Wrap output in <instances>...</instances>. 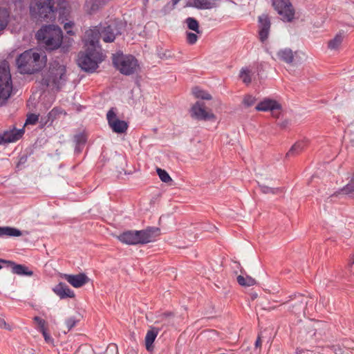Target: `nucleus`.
<instances>
[{
  "instance_id": "58836bf2",
  "label": "nucleus",
  "mask_w": 354,
  "mask_h": 354,
  "mask_svg": "<svg viewBox=\"0 0 354 354\" xmlns=\"http://www.w3.org/2000/svg\"><path fill=\"white\" fill-rule=\"evenodd\" d=\"M34 321L38 324L39 327L40 328V330L45 328L46 322L41 318L39 317H35Z\"/></svg>"
},
{
  "instance_id": "2f4dec72",
  "label": "nucleus",
  "mask_w": 354,
  "mask_h": 354,
  "mask_svg": "<svg viewBox=\"0 0 354 354\" xmlns=\"http://www.w3.org/2000/svg\"><path fill=\"white\" fill-rule=\"evenodd\" d=\"M259 186L261 187V192L263 194H275L278 193L279 192L281 191V189H279V188L270 187H268L267 185H260Z\"/></svg>"
},
{
  "instance_id": "f8f14e48",
  "label": "nucleus",
  "mask_w": 354,
  "mask_h": 354,
  "mask_svg": "<svg viewBox=\"0 0 354 354\" xmlns=\"http://www.w3.org/2000/svg\"><path fill=\"white\" fill-rule=\"evenodd\" d=\"M106 119L109 127L113 132L122 133L127 131L128 124L124 120H120L117 117V114L114 109H111L108 111L106 114Z\"/></svg>"
},
{
  "instance_id": "9b49d317",
  "label": "nucleus",
  "mask_w": 354,
  "mask_h": 354,
  "mask_svg": "<svg viewBox=\"0 0 354 354\" xmlns=\"http://www.w3.org/2000/svg\"><path fill=\"white\" fill-rule=\"evenodd\" d=\"M190 114L192 118L198 120H215L216 115L211 111L206 109L205 105L202 102H196L191 108Z\"/></svg>"
},
{
  "instance_id": "72a5a7b5",
  "label": "nucleus",
  "mask_w": 354,
  "mask_h": 354,
  "mask_svg": "<svg viewBox=\"0 0 354 354\" xmlns=\"http://www.w3.org/2000/svg\"><path fill=\"white\" fill-rule=\"evenodd\" d=\"M77 322L78 321L77 320V319L74 317H69L67 319H66L65 324L67 328V331H69L72 328H73L76 325Z\"/></svg>"
},
{
  "instance_id": "1a4fd4ad",
  "label": "nucleus",
  "mask_w": 354,
  "mask_h": 354,
  "mask_svg": "<svg viewBox=\"0 0 354 354\" xmlns=\"http://www.w3.org/2000/svg\"><path fill=\"white\" fill-rule=\"evenodd\" d=\"M113 63L115 68L125 75L133 74L138 68V61L132 55H113Z\"/></svg>"
},
{
  "instance_id": "412c9836",
  "label": "nucleus",
  "mask_w": 354,
  "mask_h": 354,
  "mask_svg": "<svg viewBox=\"0 0 354 354\" xmlns=\"http://www.w3.org/2000/svg\"><path fill=\"white\" fill-rule=\"evenodd\" d=\"M8 264L11 266V270L13 274L21 276H32L33 274V272L25 265L17 264L12 261H9Z\"/></svg>"
},
{
  "instance_id": "7c9ffc66",
  "label": "nucleus",
  "mask_w": 354,
  "mask_h": 354,
  "mask_svg": "<svg viewBox=\"0 0 354 354\" xmlns=\"http://www.w3.org/2000/svg\"><path fill=\"white\" fill-rule=\"evenodd\" d=\"M156 171H157V174H158L160 179L162 182H164L165 183H169L172 182L171 178L170 177L169 174L165 170L162 169L160 168H157Z\"/></svg>"
},
{
  "instance_id": "a211bd4d",
  "label": "nucleus",
  "mask_w": 354,
  "mask_h": 354,
  "mask_svg": "<svg viewBox=\"0 0 354 354\" xmlns=\"http://www.w3.org/2000/svg\"><path fill=\"white\" fill-rule=\"evenodd\" d=\"M57 1L59 13L64 17H66L72 10L76 9L78 7V5L72 1L57 0Z\"/></svg>"
},
{
  "instance_id": "20e7f679",
  "label": "nucleus",
  "mask_w": 354,
  "mask_h": 354,
  "mask_svg": "<svg viewBox=\"0 0 354 354\" xmlns=\"http://www.w3.org/2000/svg\"><path fill=\"white\" fill-rule=\"evenodd\" d=\"M30 18L36 22L52 21L55 18L57 8L54 0H34L29 6Z\"/></svg>"
},
{
  "instance_id": "a878e982",
  "label": "nucleus",
  "mask_w": 354,
  "mask_h": 354,
  "mask_svg": "<svg viewBox=\"0 0 354 354\" xmlns=\"http://www.w3.org/2000/svg\"><path fill=\"white\" fill-rule=\"evenodd\" d=\"M305 148V144L303 141L296 142L292 146L290 150L286 153V157L295 156L299 154Z\"/></svg>"
},
{
  "instance_id": "79ce46f5",
  "label": "nucleus",
  "mask_w": 354,
  "mask_h": 354,
  "mask_svg": "<svg viewBox=\"0 0 354 354\" xmlns=\"http://www.w3.org/2000/svg\"><path fill=\"white\" fill-rule=\"evenodd\" d=\"M40 330L42 333V335L45 339V341L47 342H51L52 339H51L50 336L46 333V328H44L43 329H41Z\"/></svg>"
},
{
  "instance_id": "cd10ccee",
  "label": "nucleus",
  "mask_w": 354,
  "mask_h": 354,
  "mask_svg": "<svg viewBox=\"0 0 354 354\" xmlns=\"http://www.w3.org/2000/svg\"><path fill=\"white\" fill-rule=\"evenodd\" d=\"M9 12L7 9L0 8V31L3 30L8 24Z\"/></svg>"
},
{
  "instance_id": "aec40b11",
  "label": "nucleus",
  "mask_w": 354,
  "mask_h": 354,
  "mask_svg": "<svg viewBox=\"0 0 354 354\" xmlns=\"http://www.w3.org/2000/svg\"><path fill=\"white\" fill-rule=\"evenodd\" d=\"M53 292L58 295L61 299L64 298H73L75 297V293L73 290H71L68 286L60 282L57 285H56L53 289Z\"/></svg>"
},
{
  "instance_id": "0eeeda50",
  "label": "nucleus",
  "mask_w": 354,
  "mask_h": 354,
  "mask_svg": "<svg viewBox=\"0 0 354 354\" xmlns=\"http://www.w3.org/2000/svg\"><path fill=\"white\" fill-rule=\"evenodd\" d=\"M85 52L79 54L77 63L82 70L86 72H93L98 66V64L103 60V55L97 50V46L87 45Z\"/></svg>"
},
{
  "instance_id": "e433bc0d",
  "label": "nucleus",
  "mask_w": 354,
  "mask_h": 354,
  "mask_svg": "<svg viewBox=\"0 0 354 354\" xmlns=\"http://www.w3.org/2000/svg\"><path fill=\"white\" fill-rule=\"evenodd\" d=\"M187 40L189 44H194L197 41L198 36L195 33L187 32Z\"/></svg>"
},
{
  "instance_id": "393cba45",
  "label": "nucleus",
  "mask_w": 354,
  "mask_h": 354,
  "mask_svg": "<svg viewBox=\"0 0 354 354\" xmlns=\"http://www.w3.org/2000/svg\"><path fill=\"white\" fill-rule=\"evenodd\" d=\"M21 232L16 228L11 227H0V236H20Z\"/></svg>"
},
{
  "instance_id": "8fccbe9b",
  "label": "nucleus",
  "mask_w": 354,
  "mask_h": 354,
  "mask_svg": "<svg viewBox=\"0 0 354 354\" xmlns=\"http://www.w3.org/2000/svg\"><path fill=\"white\" fill-rule=\"evenodd\" d=\"M180 0H171L173 8L180 1Z\"/></svg>"
},
{
  "instance_id": "4468645a",
  "label": "nucleus",
  "mask_w": 354,
  "mask_h": 354,
  "mask_svg": "<svg viewBox=\"0 0 354 354\" xmlns=\"http://www.w3.org/2000/svg\"><path fill=\"white\" fill-rule=\"evenodd\" d=\"M258 21L259 39L261 42H264L269 36L271 26L270 20L267 15L263 14L259 17Z\"/></svg>"
},
{
  "instance_id": "4c0bfd02",
  "label": "nucleus",
  "mask_w": 354,
  "mask_h": 354,
  "mask_svg": "<svg viewBox=\"0 0 354 354\" xmlns=\"http://www.w3.org/2000/svg\"><path fill=\"white\" fill-rule=\"evenodd\" d=\"M0 328H4L8 330H12V327L7 324L6 320L1 317H0Z\"/></svg>"
},
{
  "instance_id": "37998d69",
  "label": "nucleus",
  "mask_w": 354,
  "mask_h": 354,
  "mask_svg": "<svg viewBox=\"0 0 354 354\" xmlns=\"http://www.w3.org/2000/svg\"><path fill=\"white\" fill-rule=\"evenodd\" d=\"M261 336L260 335H258V337L256 340V342H255V347L256 348H260L261 346Z\"/></svg>"
},
{
  "instance_id": "2eb2a0df",
  "label": "nucleus",
  "mask_w": 354,
  "mask_h": 354,
  "mask_svg": "<svg viewBox=\"0 0 354 354\" xmlns=\"http://www.w3.org/2000/svg\"><path fill=\"white\" fill-rule=\"evenodd\" d=\"M297 52L292 51L290 48H281L276 53L273 59L278 62H284L287 64H292L294 62Z\"/></svg>"
},
{
  "instance_id": "f704fd0d",
  "label": "nucleus",
  "mask_w": 354,
  "mask_h": 354,
  "mask_svg": "<svg viewBox=\"0 0 354 354\" xmlns=\"http://www.w3.org/2000/svg\"><path fill=\"white\" fill-rule=\"evenodd\" d=\"M354 191V173L351 178V183L348 184L346 185L343 189L342 192L344 194H349Z\"/></svg>"
},
{
  "instance_id": "7ed1b4c3",
  "label": "nucleus",
  "mask_w": 354,
  "mask_h": 354,
  "mask_svg": "<svg viewBox=\"0 0 354 354\" xmlns=\"http://www.w3.org/2000/svg\"><path fill=\"white\" fill-rule=\"evenodd\" d=\"M66 66L57 60L50 63L49 68L43 75L41 84L53 89L59 90L66 82Z\"/></svg>"
},
{
  "instance_id": "c9c22d12",
  "label": "nucleus",
  "mask_w": 354,
  "mask_h": 354,
  "mask_svg": "<svg viewBox=\"0 0 354 354\" xmlns=\"http://www.w3.org/2000/svg\"><path fill=\"white\" fill-rule=\"evenodd\" d=\"M38 120V115L35 114H30L28 115L25 125L27 124H35Z\"/></svg>"
},
{
  "instance_id": "09e8293b",
  "label": "nucleus",
  "mask_w": 354,
  "mask_h": 354,
  "mask_svg": "<svg viewBox=\"0 0 354 354\" xmlns=\"http://www.w3.org/2000/svg\"><path fill=\"white\" fill-rule=\"evenodd\" d=\"M9 261H7V260H4V259H0V263H7L8 264V262ZM2 268V266L0 264V270Z\"/></svg>"
},
{
  "instance_id": "473e14b6",
  "label": "nucleus",
  "mask_w": 354,
  "mask_h": 354,
  "mask_svg": "<svg viewBox=\"0 0 354 354\" xmlns=\"http://www.w3.org/2000/svg\"><path fill=\"white\" fill-rule=\"evenodd\" d=\"M257 101V98L252 95L245 96L243 103L246 107H250L254 104Z\"/></svg>"
},
{
  "instance_id": "5701e85b",
  "label": "nucleus",
  "mask_w": 354,
  "mask_h": 354,
  "mask_svg": "<svg viewBox=\"0 0 354 354\" xmlns=\"http://www.w3.org/2000/svg\"><path fill=\"white\" fill-rule=\"evenodd\" d=\"M241 272L242 274L237 277V282L240 286L250 287L256 284L257 281L254 278L248 274L243 275L245 272L243 269L241 270Z\"/></svg>"
},
{
  "instance_id": "6ab92c4d",
  "label": "nucleus",
  "mask_w": 354,
  "mask_h": 354,
  "mask_svg": "<svg viewBox=\"0 0 354 354\" xmlns=\"http://www.w3.org/2000/svg\"><path fill=\"white\" fill-rule=\"evenodd\" d=\"M219 0H192L188 2L187 6L194 7L200 10H209L217 7Z\"/></svg>"
},
{
  "instance_id": "3c124183",
  "label": "nucleus",
  "mask_w": 354,
  "mask_h": 354,
  "mask_svg": "<svg viewBox=\"0 0 354 354\" xmlns=\"http://www.w3.org/2000/svg\"><path fill=\"white\" fill-rule=\"evenodd\" d=\"M307 304V302L306 301H304V299H301V301H300V304H301L302 306H304Z\"/></svg>"
},
{
  "instance_id": "39448f33",
  "label": "nucleus",
  "mask_w": 354,
  "mask_h": 354,
  "mask_svg": "<svg viewBox=\"0 0 354 354\" xmlns=\"http://www.w3.org/2000/svg\"><path fill=\"white\" fill-rule=\"evenodd\" d=\"M37 40L48 50H55L61 46L63 39L62 31L55 25L43 26L36 34Z\"/></svg>"
},
{
  "instance_id": "9d476101",
  "label": "nucleus",
  "mask_w": 354,
  "mask_h": 354,
  "mask_svg": "<svg viewBox=\"0 0 354 354\" xmlns=\"http://www.w3.org/2000/svg\"><path fill=\"white\" fill-rule=\"evenodd\" d=\"M272 6L283 21L288 22L292 21L295 9L289 0H272Z\"/></svg>"
},
{
  "instance_id": "c03bdc74",
  "label": "nucleus",
  "mask_w": 354,
  "mask_h": 354,
  "mask_svg": "<svg viewBox=\"0 0 354 354\" xmlns=\"http://www.w3.org/2000/svg\"><path fill=\"white\" fill-rule=\"evenodd\" d=\"M296 354H314L313 351L308 350H299L297 351Z\"/></svg>"
},
{
  "instance_id": "c85d7f7f",
  "label": "nucleus",
  "mask_w": 354,
  "mask_h": 354,
  "mask_svg": "<svg viewBox=\"0 0 354 354\" xmlns=\"http://www.w3.org/2000/svg\"><path fill=\"white\" fill-rule=\"evenodd\" d=\"M192 93L196 98H201L207 100L212 99V96L209 93L199 88L198 87H194L192 89Z\"/></svg>"
},
{
  "instance_id": "a18cd8bd",
  "label": "nucleus",
  "mask_w": 354,
  "mask_h": 354,
  "mask_svg": "<svg viewBox=\"0 0 354 354\" xmlns=\"http://www.w3.org/2000/svg\"><path fill=\"white\" fill-rule=\"evenodd\" d=\"M172 315H172V313H164V314H162V315L160 317V321H162V320H164V319H167L168 317H169V316H172Z\"/></svg>"
},
{
  "instance_id": "49530a36",
  "label": "nucleus",
  "mask_w": 354,
  "mask_h": 354,
  "mask_svg": "<svg viewBox=\"0 0 354 354\" xmlns=\"http://www.w3.org/2000/svg\"><path fill=\"white\" fill-rule=\"evenodd\" d=\"M354 264V254H352L348 260V266L351 267Z\"/></svg>"
},
{
  "instance_id": "f03ea898",
  "label": "nucleus",
  "mask_w": 354,
  "mask_h": 354,
  "mask_svg": "<svg viewBox=\"0 0 354 354\" xmlns=\"http://www.w3.org/2000/svg\"><path fill=\"white\" fill-rule=\"evenodd\" d=\"M45 57H41L39 53L33 50H26L17 59V68L22 74H32L44 66Z\"/></svg>"
},
{
  "instance_id": "f257e3e1",
  "label": "nucleus",
  "mask_w": 354,
  "mask_h": 354,
  "mask_svg": "<svg viewBox=\"0 0 354 354\" xmlns=\"http://www.w3.org/2000/svg\"><path fill=\"white\" fill-rule=\"evenodd\" d=\"M124 24L118 19H110L99 26L86 31L84 41L87 45L98 46L99 39L102 38L104 42H113L115 37L122 33Z\"/></svg>"
},
{
  "instance_id": "bb28decb",
  "label": "nucleus",
  "mask_w": 354,
  "mask_h": 354,
  "mask_svg": "<svg viewBox=\"0 0 354 354\" xmlns=\"http://www.w3.org/2000/svg\"><path fill=\"white\" fill-rule=\"evenodd\" d=\"M185 22L189 30H193L198 34L201 33V30L199 29V24L196 19L193 17H188L185 19Z\"/></svg>"
},
{
  "instance_id": "f3484780",
  "label": "nucleus",
  "mask_w": 354,
  "mask_h": 354,
  "mask_svg": "<svg viewBox=\"0 0 354 354\" xmlns=\"http://www.w3.org/2000/svg\"><path fill=\"white\" fill-rule=\"evenodd\" d=\"M63 277L74 288H78L88 283L90 279L84 273L63 274Z\"/></svg>"
},
{
  "instance_id": "b1692460",
  "label": "nucleus",
  "mask_w": 354,
  "mask_h": 354,
  "mask_svg": "<svg viewBox=\"0 0 354 354\" xmlns=\"http://www.w3.org/2000/svg\"><path fill=\"white\" fill-rule=\"evenodd\" d=\"M344 39V35L339 32L335 37L329 40L328 42V47L331 50H337L339 49Z\"/></svg>"
},
{
  "instance_id": "ddd939ff",
  "label": "nucleus",
  "mask_w": 354,
  "mask_h": 354,
  "mask_svg": "<svg viewBox=\"0 0 354 354\" xmlns=\"http://www.w3.org/2000/svg\"><path fill=\"white\" fill-rule=\"evenodd\" d=\"M281 109V105L274 100L265 99L259 102L255 107L258 111H271L272 116L275 118L279 117V113L276 111H279Z\"/></svg>"
},
{
  "instance_id": "dca6fc26",
  "label": "nucleus",
  "mask_w": 354,
  "mask_h": 354,
  "mask_svg": "<svg viewBox=\"0 0 354 354\" xmlns=\"http://www.w3.org/2000/svg\"><path fill=\"white\" fill-rule=\"evenodd\" d=\"M24 133V129H17L13 128L6 131L3 133H0V145L15 142L22 137Z\"/></svg>"
},
{
  "instance_id": "423d86ee",
  "label": "nucleus",
  "mask_w": 354,
  "mask_h": 354,
  "mask_svg": "<svg viewBox=\"0 0 354 354\" xmlns=\"http://www.w3.org/2000/svg\"><path fill=\"white\" fill-rule=\"evenodd\" d=\"M159 231L158 227H148L139 231H127L118 236V239L127 245L145 244L152 241L158 236Z\"/></svg>"
},
{
  "instance_id": "c756f323",
  "label": "nucleus",
  "mask_w": 354,
  "mask_h": 354,
  "mask_svg": "<svg viewBox=\"0 0 354 354\" xmlns=\"http://www.w3.org/2000/svg\"><path fill=\"white\" fill-rule=\"evenodd\" d=\"M251 74L252 72L250 70H249L247 68H243L240 71L239 77L242 80L243 83H245V84H249L252 81Z\"/></svg>"
},
{
  "instance_id": "a19ab883",
  "label": "nucleus",
  "mask_w": 354,
  "mask_h": 354,
  "mask_svg": "<svg viewBox=\"0 0 354 354\" xmlns=\"http://www.w3.org/2000/svg\"><path fill=\"white\" fill-rule=\"evenodd\" d=\"M73 23L72 22H68L64 24V29L69 35H73V32L71 30V28L73 27Z\"/></svg>"
},
{
  "instance_id": "6e6552de",
  "label": "nucleus",
  "mask_w": 354,
  "mask_h": 354,
  "mask_svg": "<svg viewBox=\"0 0 354 354\" xmlns=\"http://www.w3.org/2000/svg\"><path fill=\"white\" fill-rule=\"evenodd\" d=\"M12 91V82L9 64L4 61L0 64V105L10 97Z\"/></svg>"
},
{
  "instance_id": "ea45409f",
  "label": "nucleus",
  "mask_w": 354,
  "mask_h": 354,
  "mask_svg": "<svg viewBox=\"0 0 354 354\" xmlns=\"http://www.w3.org/2000/svg\"><path fill=\"white\" fill-rule=\"evenodd\" d=\"M75 141L77 144H84L86 142V138L83 134H78L75 137Z\"/></svg>"
},
{
  "instance_id": "4be33fe9",
  "label": "nucleus",
  "mask_w": 354,
  "mask_h": 354,
  "mask_svg": "<svg viewBox=\"0 0 354 354\" xmlns=\"http://www.w3.org/2000/svg\"><path fill=\"white\" fill-rule=\"evenodd\" d=\"M158 333L159 329L154 327L151 328V330L147 331L145 336V346L148 351H150L153 349V343L155 341Z\"/></svg>"
},
{
  "instance_id": "de8ad7c7",
  "label": "nucleus",
  "mask_w": 354,
  "mask_h": 354,
  "mask_svg": "<svg viewBox=\"0 0 354 354\" xmlns=\"http://www.w3.org/2000/svg\"><path fill=\"white\" fill-rule=\"evenodd\" d=\"M289 124V121L285 120L281 123L280 126L283 128H285Z\"/></svg>"
}]
</instances>
